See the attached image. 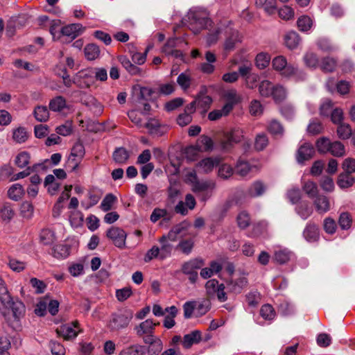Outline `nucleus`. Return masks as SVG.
<instances>
[{
  "label": "nucleus",
  "instance_id": "1",
  "mask_svg": "<svg viewBox=\"0 0 355 355\" xmlns=\"http://www.w3.org/2000/svg\"><path fill=\"white\" fill-rule=\"evenodd\" d=\"M0 311L13 328L19 327V321L26 313L24 304L10 295L4 281L0 278Z\"/></svg>",
  "mask_w": 355,
  "mask_h": 355
},
{
  "label": "nucleus",
  "instance_id": "2",
  "mask_svg": "<svg viewBox=\"0 0 355 355\" xmlns=\"http://www.w3.org/2000/svg\"><path fill=\"white\" fill-rule=\"evenodd\" d=\"M272 65L275 70L279 71L281 75L286 77H295L296 80H304L306 79V74L300 71L292 64L287 63L286 58L283 55H279L273 58Z\"/></svg>",
  "mask_w": 355,
  "mask_h": 355
},
{
  "label": "nucleus",
  "instance_id": "3",
  "mask_svg": "<svg viewBox=\"0 0 355 355\" xmlns=\"http://www.w3.org/2000/svg\"><path fill=\"white\" fill-rule=\"evenodd\" d=\"M188 26L194 34L211 26V21L205 11L191 10L187 15Z\"/></svg>",
  "mask_w": 355,
  "mask_h": 355
},
{
  "label": "nucleus",
  "instance_id": "4",
  "mask_svg": "<svg viewBox=\"0 0 355 355\" xmlns=\"http://www.w3.org/2000/svg\"><path fill=\"white\" fill-rule=\"evenodd\" d=\"M132 318V313L128 311L114 313L111 316L107 327L111 331H119L126 328Z\"/></svg>",
  "mask_w": 355,
  "mask_h": 355
},
{
  "label": "nucleus",
  "instance_id": "5",
  "mask_svg": "<svg viewBox=\"0 0 355 355\" xmlns=\"http://www.w3.org/2000/svg\"><path fill=\"white\" fill-rule=\"evenodd\" d=\"M244 137V132L242 129L235 128L231 131L224 133L220 140V146L223 150L229 151L234 146L242 141Z\"/></svg>",
  "mask_w": 355,
  "mask_h": 355
},
{
  "label": "nucleus",
  "instance_id": "6",
  "mask_svg": "<svg viewBox=\"0 0 355 355\" xmlns=\"http://www.w3.org/2000/svg\"><path fill=\"white\" fill-rule=\"evenodd\" d=\"M106 236L116 247L121 249L125 247L127 234L123 229L112 226L107 230Z\"/></svg>",
  "mask_w": 355,
  "mask_h": 355
},
{
  "label": "nucleus",
  "instance_id": "7",
  "mask_svg": "<svg viewBox=\"0 0 355 355\" xmlns=\"http://www.w3.org/2000/svg\"><path fill=\"white\" fill-rule=\"evenodd\" d=\"M80 329L78 321H74L71 324H66L56 329L57 334L64 338V340L75 338Z\"/></svg>",
  "mask_w": 355,
  "mask_h": 355
},
{
  "label": "nucleus",
  "instance_id": "8",
  "mask_svg": "<svg viewBox=\"0 0 355 355\" xmlns=\"http://www.w3.org/2000/svg\"><path fill=\"white\" fill-rule=\"evenodd\" d=\"M85 147L83 144L77 142L74 144L69 157V163L73 164V170H76L77 168L81 159L85 155Z\"/></svg>",
  "mask_w": 355,
  "mask_h": 355
},
{
  "label": "nucleus",
  "instance_id": "9",
  "mask_svg": "<svg viewBox=\"0 0 355 355\" xmlns=\"http://www.w3.org/2000/svg\"><path fill=\"white\" fill-rule=\"evenodd\" d=\"M220 159L216 157H207L202 159L196 164V168L199 173H209L211 172L214 167L219 165Z\"/></svg>",
  "mask_w": 355,
  "mask_h": 355
},
{
  "label": "nucleus",
  "instance_id": "10",
  "mask_svg": "<svg viewBox=\"0 0 355 355\" xmlns=\"http://www.w3.org/2000/svg\"><path fill=\"white\" fill-rule=\"evenodd\" d=\"M159 324V323H155L150 319L146 320L145 321L141 322L138 326L135 327V331L139 337L144 336H149L155 337L153 336V332L155 327Z\"/></svg>",
  "mask_w": 355,
  "mask_h": 355
},
{
  "label": "nucleus",
  "instance_id": "11",
  "mask_svg": "<svg viewBox=\"0 0 355 355\" xmlns=\"http://www.w3.org/2000/svg\"><path fill=\"white\" fill-rule=\"evenodd\" d=\"M226 39L224 42V49L227 51H231L237 43L240 42L239 35L237 31L226 28L225 30Z\"/></svg>",
  "mask_w": 355,
  "mask_h": 355
},
{
  "label": "nucleus",
  "instance_id": "12",
  "mask_svg": "<svg viewBox=\"0 0 355 355\" xmlns=\"http://www.w3.org/2000/svg\"><path fill=\"white\" fill-rule=\"evenodd\" d=\"M227 288L229 292L237 294L241 293L242 290L247 286L248 279L244 276L237 279H230L226 282Z\"/></svg>",
  "mask_w": 355,
  "mask_h": 355
},
{
  "label": "nucleus",
  "instance_id": "13",
  "mask_svg": "<svg viewBox=\"0 0 355 355\" xmlns=\"http://www.w3.org/2000/svg\"><path fill=\"white\" fill-rule=\"evenodd\" d=\"M144 342L148 344V355H158L163 349L162 340L157 337L144 336Z\"/></svg>",
  "mask_w": 355,
  "mask_h": 355
},
{
  "label": "nucleus",
  "instance_id": "14",
  "mask_svg": "<svg viewBox=\"0 0 355 355\" xmlns=\"http://www.w3.org/2000/svg\"><path fill=\"white\" fill-rule=\"evenodd\" d=\"M315 153V150L312 145L304 144L302 145L297 150V160L298 163L303 164L305 161L311 159Z\"/></svg>",
  "mask_w": 355,
  "mask_h": 355
},
{
  "label": "nucleus",
  "instance_id": "15",
  "mask_svg": "<svg viewBox=\"0 0 355 355\" xmlns=\"http://www.w3.org/2000/svg\"><path fill=\"white\" fill-rule=\"evenodd\" d=\"M315 210L320 214H324L330 210L331 205L329 199L324 195H318L313 200Z\"/></svg>",
  "mask_w": 355,
  "mask_h": 355
},
{
  "label": "nucleus",
  "instance_id": "16",
  "mask_svg": "<svg viewBox=\"0 0 355 355\" xmlns=\"http://www.w3.org/2000/svg\"><path fill=\"white\" fill-rule=\"evenodd\" d=\"M205 264V261L201 258L192 259L182 266V271L184 274L196 272V270L200 269Z\"/></svg>",
  "mask_w": 355,
  "mask_h": 355
},
{
  "label": "nucleus",
  "instance_id": "17",
  "mask_svg": "<svg viewBox=\"0 0 355 355\" xmlns=\"http://www.w3.org/2000/svg\"><path fill=\"white\" fill-rule=\"evenodd\" d=\"M85 30V27L80 24H71L63 27L61 33L64 36H67L71 39H75L80 35Z\"/></svg>",
  "mask_w": 355,
  "mask_h": 355
},
{
  "label": "nucleus",
  "instance_id": "18",
  "mask_svg": "<svg viewBox=\"0 0 355 355\" xmlns=\"http://www.w3.org/2000/svg\"><path fill=\"white\" fill-rule=\"evenodd\" d=\"M15 215L11 203L4 202L0 207V218L3 223H9Z\"/></svg>",
  "mask_w": 355,
  "mask_h": 355
},
{
  "label": "nucleus",
  "instance_id": "19",
  "mask_svg": "<svg viewBox=\"0 0 355 355\" xmlns=\"http://www.w3.org/2000/svg\"><path fill=\"white\" fill-rule=\"evenodd\" d=\"M223 97L227 101L224 105L230 106L231 111L233 110L234 106L241 102V96L235 89H227L224 92Z\"/></svg>",
  "mask_w": 355,
  "mask_h": 355
},
{
  "label": "nucleus",
  "instance_id": "20",
  "mask_svg": "<svg viewBox=\"0 0 355 355\" xmlns=\"http://www.w3.org/2000/svg\"><path fill=\"white\" fill-rule=\"evenodd\" d=\"M304 237L309 242H315L319 239V229L315 224H308L303 232Z\"/></svg>",
  "mask_w": 355,
  "mask_h": 355
},
{
  "label": "nucleus",
  "instance_id": "21",
  "mask_svg": "<svg viewBox=\"0 0 355 355\" xmlns=\"http://www.w3.org/2000/svg\"><path fill=\"white\" fill-rule=\"evenodd\" d=\"M201 340V332L196 330L186 334L183 338L182 345L185 348H189L193 344H197Z\"/></svg>",
  "mask_w": 355,
  "mask_h": 355
},
{
  "label": "nucleus",
  "instance_id": "22",
  "mask_svg": "<svg viewBox=\"0 0 355 355\" xmlns=\"http://www.w3.org/2000/svg\"><path fill=\"white\" fill-rule=\"evenodd\" d=\"M300 42L299 35L295 31L288 32L284 36V44L289 49L297 48Z\"/></svg>",
  "mask_w": 355,
  "mask_h": 355
},
{
  "label": "nucleus",
  "instance_id": "23",
  "mask_svg": "<svg viewBox=\"0 0 355 355\" xmlns=\"http://www.w3.org/2000/svg\"><path fill=\"white\" fill-rule=\"evenodd\" d=\"M24 189L20 184H12L8 191V196L14 201H19L24 195Z\"/></svg>",
  "mask_w": 355,
  "mask_h": 355
},
{
  "label": "nucleus",
  "instance_id": "24",
  "mask_svg": "<svg viewBox=\"0 0 355 355\" xmlns=\"http://www.w3.org/2000/svg\"><path fill=\"white\" fill-rule=\"evenodd\" d=\"M49 107L53 112H62L67 107V102L63 96H57L50 101Z\"/></svg>",
  "mask_w": 355,
  "mask_h": 355
},
{
  "label": "nucleus",
  "instance_id": "25",
  "mask_svg": "<svg viewBox=\"0 0 355 355\" xmlns=\"http://www.w3.org/2000/svg\"><path fill=\"white\" fill-rule=\"evenodd\" d=\"M337 67V60L332 57H324L321 60L320 67L324 73L333 72Z\"/></svg>",
  "mask_w": 355,
  "mask_h": 355
},
{
  "label": "nucleus",
  "instance_id": "26",
  "mask_svg": "<svg viewBox=\"0 0 355 355\" xmlns=\"http://www.w3.org/2000/svg\"><path fill=\"white\" fill-rule=\"evenodd\" d=\"M130 155L128 151L122 147L117 148L114 150L112 157L114 161L118 164H124L129 159Z\"/></svg>",
  "mask_w": 355,
  "mask_h": 355
},
{
  "label": "nucleus",
  "instance_id": "27",
  "mask_svg": "<svg viewBox=\"0 0 355 355\" xmlns=\"http://www.w3.org/2000/svg\"><path fill=\"white\" fill-rule=\"evenodd\" d=\"M158 241L161 244L159 248L160 259L163 260L171 255L173 247L172 244L166 240L165 237H160Z\"/></svg>",
  "mask_w": 355,
  "mask_h": 355
},
{
  "label": "nucleus",
  "instance_id": "28",
  "mask_svg": "<svg viewBox=\"0 0 355 355\" xmlns=\"http://www.w3.org/2000/svg\"><path fill=\"white\" fill-rule=\"evenodd\" d=\"M216 187V183L214 181L208 180L199 182L197 181L193 185V191L194 192H201L205 191H213Z\"/></svg>",
  "mask_w": 355,
  "mask_h": 355
},
{
  "label": "nucleus",
  "instance_id": "29",
  "mask_svg": "<svg viewBox=\"0 0 355 355\" xmlns=\"http://www.w3.org/2000/svg\"><path fill=\"white\" fill-rule=\"evenodd\" d=\"M231 112V108L229 105H224L220 110H214L208 114V119L210 121H217L223 116H227Z\"/></svg>",
  "mask_w": 355,
  "mask_h": 355
},
{
  "label": "nucleus",
  "instance_id": "30",
  "mask_svg": "<svg viewBox=\"0 0 355 355\" xmlns=\"http://www.w3.org/2000/svg\"><path fill=\"white\" fill-rule=\"evenodd\" d=\"M266 187L261 181L254 182L248 189V194L251 197H257L262 195L266 191Z\"/></svg>",
  "mask_w": 355,
  "mask_h": 355
},
{
  "label": "nucleus",
  "instance_id": "31",
  "mask_svg": "<svg viewBox=\"0 0 355 355\" xmlns=\"http://www.w3.org/2000/svg\"><path fill=\"white\" fill-rule=\"evenodd\" d=\"M70 254V248L65 244L56 245L53 249V255L58 259L67 257Z\"/></svg>",
  "mask_w": 355,
  "mask_h": 355
},
{
  "label": "nucleus",
  "instance_id": "32",
  "mask_svg": "<svg viewBox=\"0 0 355 355\" xmlns=\"http://www.w3.org/2000/svg\"><path fill=\"white\" fill-rule=\"evenodd\" d=\"M35 119L40 122H45L49 118V112L46 106L38 105L33 112Z\"/></svg>",
  "mask_w": 355,
  "mask_h": 355
},
{
  "label": "nucleus",
  "instance_id": "33",
  "mask_svg": "<svg viewBox=\"0 0 355 355\" xmlns=\"http://www.w3.org/2000/svg\"><path fill=\"white\" fill-rule=\"evenodd\" d=\"M194 246V241L192 239H184L179 242L176 250H180L184 254H189Z\"/></svg>",
  "mask_w": 355,
  "mask_h": 355
},
{
  "label": "nucleus",
  "instance_id": "34",
  "mask_svg": "<svg viewBox=\"0 0 355 355\" xmlns=\"http://www.w3.org/2000/svg\"><path fill=\"white\" fill-rule=\"evenodd\" d=\"M297 26L300 31L306 32L311 28L313 20L307 15H302L298 18Z\"/></svg>",
  "mask_w": 355,
  "mask_h": 355
},
{
  "label": "nucleus",
  "instance_id": "35",
  "mask_svg": "<svg viewBox=\"0 0 355 355\" xmlns=\"http://www.w3.org/2000/svg\"><path fill=\"white\" fill-rule=\"evenodd\" d=\"M31 155L28 152L22 151L17 154L15 159V164L20 168H25L30 163Z\"/></svg>",
  "mask_w": 355,
  "mask_h": 355
},
{
  "label": "nucleus",
  "instance_id": "36",
  "mask_svg": "<svg viewBox=\"0 0 355 355\" xmlns=\"http://www.w3.org/2000/svg\"><path fill=\"white\" fill-rule=\"evenodd\" d=\"M302 189L310 198H314L318 196V186L312 181L305 182L302 186Z\"/></svg>",
  "mask_w": 355,
  "mask_h": 355
},
{
  "label": "nucleus",
  "instance_id": "37",
  "mask_svg": "<svg viewBox=\"0 0 355 355\" xmlns=\"http://www.w3.org/2000/svg\"><path fill=\"white\" fill-rule=\"evenodd\" d=\"M291 256V252L290 251L286 249H280L275 251L274 259L277 263L284 264L290 260Z\"/></svg>",
  "mask_w": 355,
  "mask_h": 355
},
{
  "label": "nucleus",
  "instance_id": "38",
  "mask_svg": "<svg viewBox=\"0 0 355 355\" xmlns=\"http://www.w3.org/2000/svg\"><path fill=\"white\" fill-rule=\"evenodd\" d=\"M99 48L94 44H89L85 48V55L89 60H94L96 59L99 56Z\"/></svg>",
  "mask_w": 355,
  "mask_h": 355
},
{
  "label": "nucleus",
  "instance_id": "39",
  "mask_svg": "<svg viewBox=\"0 0 355 355\" xmlns=\"http://www.w3.org/2000/svg\"><path fill=\"white\" fill-rule=\"evenodd\" d=\"M28 137V132L24 128L19 127L13 130L12 139L17 143L21 144L25 142Z\"/></svg>",
  "mask_w": 355,
  "mask_h": 355
},
{
  "label": "nucleus",
  "instance_id": "40",
  "mask_svg": "<svg viewBox=\"0 0 355 355\" xmlns=\"http://www.w3.org/2000/svg\"><path fill=\"white\" fill-rule=\"evenodd\" d=\"M271 96L276 103L282 102L286 97V89L282 85H275L272 89Z\"/></svg>",
  "mask_w": 355,
  "mask_h": 355
},
{
  "label": "nucleus",
  "instance_id": "41",
  "mask_svg": "<svg viewBox=\"0 0 355 355\" xmlns=\"http://www.w3.org/2000/svg\"><path fill=\"white\" fill-rule=\"evenodd\" d=\"M354 178L351 173H345L339 175L338 180V185L341 188H348L353 185Z\"/></svg>",
  "mask_w": 355,
  "mask_h": 355
},
{
  "label": "nucleus",
  "instance_id": "42",
  "mask_svg": "<svg viewBox=\"0 0 355 355\" xmlns=\"http://www.w3.org/2000/svg\"><path fill=\"white\" fill-rule=\"evenodd\" d=\"M270 61V55L263 52L257 54L255 59L256 66L261 69L266 68L269 65Z\"/></svg>",
  "mask_w": 355,
  "mask_h": 355
},
{
  "label": "nucleus",
  "instance_id": "43",
  "mask_svg": "<svg viewBox=\"0 0 355 355\" xmlns=\"http://www.w3.org/2000/svg\"><path fill=\"white\" fill-rule=\"evenodd\" d=\"M198 107L205 113L212 103V98L209 96H198L196 98Z\"/></svg>",
  "mask_w": 355,
  "mask_h": 355
},
{
  "label": "nucleus",
  "instance_id": "44",
  "mask_svg": "<svg viewBox=\"0 0 355 355\" xmlns=\"http://www.w3.org/2000/svg\"><path fill=\"white\" fill-rule=\"evenodd\" d=\"M268 145V138L265 133L258 134L254 140V148L257 150H263Z\"/></svg>",
  "mask_w": 355,
  "mask_h": 355
},
{
  "label": "nucleus",
  "instance_id": "45",
  "mask_svg": "<svg viewBox=\"0 0 355 355\" xmlns=\"http://www.w3.org/2000/svg\"><path fill=\"white\" fill-rule=\"evenodd\" d=\"M274 87L270 81L263 80L259 86V94L263 97L271 96Z\"/></svg>",
  "mask_w": 355,
  "mask_h": 355
},
{
  "label": "nucleus",
  "instance_id": "46",
  "mask_svg": "<svg viewBox=\"0 0 355 355\" xmlns=\"http://www.w3.org/2000/svg\"><path fill=\"white\" fill-rule=\"evenodd\" d=\"M297 212L303 219H306L312 214L313 210L307 202H302L297 207Z\"/></svg>",
  "mask_w": 355,
  "mask_h": 355
},
{
  "label": "nucleus",
  "instance_id": "47",
  "mask_svg": "<svg viewBox=\"0 0 355 355\" xmlns=\"http://www.w3.org/2000/svg\"><path fill=\"white\" fill-rule=\"evenodd\" d=\"M268 130L270 133L275 136H282L284 132L283 126L277 120L270 121L268 125Z\"/></svg>",
  "mask_w": 355,
  "mask_h": 355
},
{
  "label": "nucleus",
  "instance_id": "48",
  "mask_svg": "<svg viewBox=\"0 0 355 355\" xmlns=\"http://www.w3.org/2000/svg\"><path fill=\"white\" fill-rule=\"evenodd\" d=\"M352 129L347 123H340L337 128V134L340 139H347L352 135Z\"/></svg>",
  "mask_w": 355,
  "mask_h": 355
},
{
  "label": "nucleus",
  "instance_id": "49",
  "mask_svg": "<svg viewBox=\"0 0 355 355\" xmlns=\"http://www.w3.org/2000/svg\"><path fill=\"white\" fill-rule=\"evenodd\" d=\"M260 315L265 320H270L275 317V311L270 304H266L261 306Z\"/></svg>",
  "mask_w": 355,
  "mask_h": 355
},
{
  "label": "nucleus",
  "instance_id": "50",
  "mask_svg": "<svg viewBox=\"0 0 355 355\" xmlns=\"http://www.w3.org/2000/svg\"><path fill=\"white\" fill-rule=\"evenodd\" d=\"M40 238L44 245H50L55 241L54 232L49 229L43 230L40 233Z\"/></svg>",
  "mask_w": 355,
  "mask_h": 355
},
{
  "label": "nucleus",
  "instance_id": "51",
  "mask_svg": "<svg viewBox=\"0 0 355 355\" xmlns=\"http://www.w3.org/2000/svg\"><path fill=\"white\" fill-rule=\"evenodd\" d=\"M162 218H163L166 221H168L171 219V216L167 214L166 209L156 208L153 210L150 216V220L153 223H155Z\"/></svg>",
  "mask_w": 355,
  "mask_h": 355
},
{
  "label": "nucleus",
  "instance_id": "52",
  "mask_svg": "<svg viewBox=\"0 0 355 355\" xmlns=\"http://www.w3.org/2000/svg\"><path fill=\"white\" fill-rule=\"evenodd\" d=\"M331 155L336 157H341L345 155V146L340 141L331 143L329 151Z\"/></svg>",
  "mask_w": 355,
  "mask_h": 355
},
{
  "label": "nucleus",
  "instance_id": "53",
  "mask_svg": "<svg viewBox=\"0 0 355 355\" xmlns=\"http://www.w3.org/2000/svg\"><path fill=\"white\" fill-rule=\"evenodd\" d=\"M251 170L248 162L239 159L236 165V173L241 176H245Z\"/></svg>",
  "mask_w": 355,
  "mask_h": 355
},
{
  "label": "nucleus",
  "instance_id": "54",
  "mask_svg": "<svg viewBox=\"0 0 355 355\" xmlns=\"http://www.w3.org/2000/svg\"><path fill=\"white\" fill-rule=\"evenodd\" d=\"M233 168L227 164H221L218 171V176L223 180H227L230 178L233 175Z\"/></svg>",
  "mask_w": 355,
  "mask_h": 355
},
{
  "label": "nucleus",
  "instance_id": "55",
  "mask_svg": "<svg viewBox=\"0 0 355 355\" xmlns=\"http://www.w3.org/2000/svg\"><path fill=\"white\" fill-rule=\"evenodd\" d=\"M20 211L24 218H31L34 211L33 205L30 202L25 201L21 205Z\"/></svg>",
  "mask_w": 355,
  "mask_h": 355
},
{
  "label": "nucleus",
  "instance_id": "56",
  "mask_svg": "<svg viewBox=\"0 0 355 355\" xmlns=\"http://www.w3.org/2000/svg\"><path fill=\"white\" fill-rule=\"evenodd\" d=\"M323 228L326 233L333 234L336 232L337 225L332 218L327 217L323 221Z\"/></svg>",
  "mask_w": 355,
  "mask_h": 355
},
{
  "label": "nucleus",
  "instance_id": "57",
  "mask_svg": "<svg viewBox=\"0 0 355 355\" xmlns=\"http://www.w3.org/2000/svg\"><path fill=\"white\" fill-rule=\"evenodd\" d=\"M220 284L216 279H210L205 284V289L209 297H213L216 294V291L219 288Z\"/></svg>",
  "mask_w": 355,
  "mask_h": 355
},
{
  "label": "nucleus",
  "instance_id": "58",
  "mask_svg": "<svg viewBox=\"0 0 355 355\" xmlns=\"http://www.w3.org/2000/svg\"><path fill=\"white\" fill-rule=\"evenodd\" d=\"M352 220L347 212H343L340 215L338 223L343 230H348L352 225Z\"/></svg>",
  "mask_w": 355,
  "mask_h": 355
},
{
  "label": "nucleus",
  "instance_id": "59",
  "mask_svg": "<svg viewBox=\"0 0 355 355\" xmlns=\"http://www.w3.org/2000/svg\"><path fill=\"white\" fill-rule=\"evenodd\" d=\"M10 268L17 272L23 271L26 266V263L24 261H20L16 259L10 258L8 261Z\"/></svg>",
  "mask_w": 355,
  "mask_h": 355
},
{
  "label": "nucleus",
  "instance_id": "60",
  "mask_svg": "<svg viewBox=\"0 0 355 355\" xmlns=\"http://www.w3.org/2000/svg\"><path fill=\"white\" fill-rule=\"evenodd\" d=\"M305 64L309 67L316 68L318 65V59L316 54L308 52L304 57Z\"/></svg>",
  "mask_w": 355,
  "mask_h": 355
},
{
  "label": "nucleus",
  "instance_id": "61",
  "mask_svg": "<svg viewBox=\"0 0 355 355\" xmlns=\"http://www.w3.org/2000/svg\"><path fill=\"white\" fill-rule=\"evenodd\" d=\"M116 201V197L112 194H107L103 200L101 207L104 211H107L112 209L113 204Z\"/></svg>",
  "mask_w": 355,
  "mask_h": 355
},
{
  "label": "nucleus",
  "instance_id": "62",
  "mask_svg": "<svg viewBox=\"0 0 355 355\" xmlns=\"http://www.w3.org/2000/svg\"><path fill=\"white\" fill-rule=\"evenodd\" d=\"M331 142L329 139L323 137L316 142V147L320 153H325L329 151Z\"/></svg>",
  "mask_w": 355,
  "mask_h": 355
},
{
  "label": "nucleus",
  "instance_id": "63",
  "mask_svg": "<svg viewBox=\"0 0 355 355\" xmlns=\"http://www.w3.org/2000/svg\"><path fill=\"white\" fill-rule=\"evenodd\" d=\"M72 122L67 121L64 124L56 128L58 134L62 136H68L72 132Z\"/></svg>",
  "mask_w": 355,
  "mask_h": 355
},
{
  "label": "nucleus",
  "instance_id": "64",
  "mask_svg": "<svg viewBox=\"0 0 355 355\" xmlns=\"http://www.w3.org/2000/svg\"><path fill=\"white\" fill-rule=\"evenodd\" d=\"M50 347L53 355H64L66 353L65 348L58 342L51 341Z\"/></svg>",
  "mask_w": 355,
  "mask_h": 355
}]
</instances>
